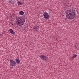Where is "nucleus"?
Masks as SVG:
<instances>
[{
  "mask_svg": "<svg viewBox=\"0 0 79 79\" xmlns=\"http://www.w3.org/2000/svg\"><path fill=\"white\" fill-rule=\"evenodd\" d=\"M22 4V3L21 2H18V5H21Z\"/></svg>",
  "mask_w": 79,
  "mask_h": 79,
  "instance_id": "12",
  "label": "nucleus"
},
{
  "mask_svg": "<svg viewBox=\"0 0 79 79\" xmlns=\"http://www.w3.org/2000/svg\"><path fill=\"white\" fill-rule=\"evenodd\" d=\"M1 35H3V33H2V34H1Z\"/></svg>",
  "mask_w": 79,
  "mask_h": 79,
  "instance_id": "13",
  "label": "nucleus"
},
{
  "mask_svg": "<svg viewBox=\"0 0 79 79\" xmlns=\"http://www.w3.org/2000/svg\"><path fill=\"white\" fill-rule=\"evenodd\" d=\"M9 3L10 5H13L15 4V2L13 0H9Z\"/></svg>",
  "mask_w": 79,
  "mask_h": 79,
  "instance_id": "7",
  "label": "nucleus"
},
{
  "mask_svg": "<svg viewBox=\"0 0 79 79\" xmlns=\"http://www.w3.org/2000/svg\"><path fill=\"white\" fill-rule=\"evenodd\" d=\"M15 62H16L17 63H18V64H19V63H21V61L19 58H16L15 59Z\"/></svg>",
  "mask_w": 79,
  "mask_h": 79,
  "instance_id": "9",
  "label": "nucleus"
},
{
  "mask_svg": "<svg viewBox=\"0 0 79 79\" xmlns=\"http://www.w3.org/2000/svg\"><path fill=\"white\" fill-rule=\"evenodd\" d=\"M33 29L34 31H38L39 28V27H38V26L37 25H35L33 27Z\"/></svg>",
  "mask_w": 79,
  "mask_h": 79,
  "instance_id": "6",
  "label": "nucleus"
},
{
  "mask_svg": "<svg viewBox=\"0 0 79 79\" xmlns=\"http://www.w3.org/2000/svg\"><path fill=\"white\" fill-rule=\"evenodd\" d=\"M55 40H56V41L57 40H56V39H55Z\"/></svg>",
  "mask_w": 79,
  "mask_h": 79,
  "instance_id": "14",
  "label": "nucleus"
},
{
  "mask_svg": "<svg viewBox=\"0 0 79 79\" xmlns=\"http://www.w3.org/2000/svg\"><path fill=\"white\" fill-rule=\"evenodd\" d=\"M43 16L45 19H48L50 18V15L47 12H44L43 14Z\"/></svg>",
  "mask_w": 79,
  "mask_h": 79,
  "instance_id": "3",
  "label": "nucleus"
},
{
  "mask_svg": "<svg viewBox=\"0 0 79 79\" xmlns=\"http://www.w3.org/2000/svg\"><path fill=\"white\" fill-rule=\"evenodd\" d=\"M9 31L10 33H11V34H13V35H15V33L14 31H13V30L12 29H10Z\"/></svg>",
  "mask_w": 79,
  "mask_h": 79,
  "instance_id": "8",
  "label": "nucleus"
},
{
  "mask_svg": "<svg viewBox=\"0 0 79 79\" xmlns=\"http://www.w3.org/2000/svg\"><path fill=\"white\" fill-rule=\"evenodd\" d=\"M78 14L77 10L75 11L73 9H72L69 10L66 13L63 14L62 16L66 17L69 19H73L75 17V16Z\"/></svg>",
  "mask_w": 79,
  "mask_h": 79,
  "instance_id": "1",
  "label": "nucleus"
},
{
  "mask_svg": "<svg viewBox=\"0 0 79 79\" xmlns=\"http://www.w3.org/2000/svg\"><path fill=\"white\" fill-rule=\"evenodd\" d=\"M76 56H77V55H76V54H74L73 55V56H72V58L73 59H74V58H76Z\"/></svg>",
  "mask_w": 79,
  "mask_h": 79,
  "instance_id": "11",
  "label": "nucleus"
},
{
  "mask_svg": "<svg viewBox=\"0 0 79 79\" xmlns=\"http://www.w3.org/2000/svg\"><path fill=\"white\" fill-rule=\"evenodd\" d=\"M24 14V12L23 11H20L19 13V15H23Z\"/></svg>",
  "mask_w": 79,
  "mask_h": 79,
  "instance_id": "10",
  "label": "nucleus"
},
{
  "mask_svg": "<svg viewBox=\"0 0 79 79\" xmlns=\"http://www.w3.org/2000/svg\"><path fill=\"white\" fill-rule=\"evenodd\" d=\"M10 66H16V63L13 60H10Z\"/></svg>",
  "mask_w": 79,
  "mask_h": 79,
  "instance_id": "4",
  "label": "nucleus"
},
{
  "mask_svg": "<svg viewBox=\"0 0 79 79\" xmlns=\"http://www.w3.org/2000/svg\"><path fill=\"white\" fill-rule=\"evenodd\" d=\"M75 9H76V10H77V9H76V8H75Z\"/></svg>",
  "mask_w": 79,
  "mask_h": 79,
  "instance_id": "15",
  "label": "nucleus"
},
{
  "mask_svg": "<svg viewBox=\"0 0 79 79\" xmlns=\"http://www.w3.org/2000/svg\"><path fill=\"white\" fill-rule=\"evenodd\" d=\"M16 23L18 26H22L25 22V18L23 17H19L16 19Z\"/></svg>",
  "mask_w": 79,
  "mask_h": 79,
  "instance_id": "2",
  "label": "nucleus"
},
{
  "mask_svg": "<svg viewBox=\"0 0 79 79\" xmlns=\"http://www.w3.org/2000/svg\"><path fill=\"white\" fill-rule=\"evenodd\" d=\"M39 57L41 60H46L47 58V56L44 55H41Z\"/></svg>",
  "mask_w": 79,
  "mask_h": 79,
  "instance_id": "5",
  "label": "nucleus"
}]
</instances>
